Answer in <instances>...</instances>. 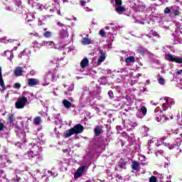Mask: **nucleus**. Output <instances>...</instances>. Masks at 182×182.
Instances as JSON below:
<instances>
[{"label":"nucleus","mask_w":182,"mask_h":182,"mask_svg":"<svg viewBox=\"0 0 182 182\" xmlns=\"http://www.w3.org/2000/svg\"><path fill=\"white\" fill-rule=\"evenodd\" d=\"M83 130H85V127L80 124H77L73 128L66 130L63 136L65 139H68V137H70V136H73V134H80V133H83Z\"/></svg>","instance_id":"f257e3e1"},{"label":"nucleus","mask_w":182,"mask_h":182,"mask_svg":"<svg viewBox=\"0 0 182 182\" xmlns=\"http://www.w3.org/2000/svg\"><path fill=\"white\" fill-rule=\"evenodd\" d=\"M26 103H28V98L26 97L18 98V100L15 103L16 109H23L26 106Z\"/></svg>","instance_id":"f03ea898"},{"label":"nucleus","mask_w":182,"mask_h":182,"mask_svg":"<svg viewBox=\"0 0 182 182\" xmlns=\"http://www.w3.org/2000/svg\"><path fill=\"white\" fill-rule=\"evenodd\" d=\"M165 59L169 62H175V63H181L182 64V58H176V56L171 54H167L165 56Z\"/></svg>","instance_id":"7ed1b4c3"},{"label":"nucleus","mask_w":182,"mask_h":182,"mask_svg":"<svg viewBox=\"0 0 182 182\" xmlns=\"http://www.w3.org/2000/svg\"><path fill=\"white\" fill-rule=\"evenodd\" d=\"M85 168H86V166H82L78 168L74 174V178H80V177H82V174H83V173H85Z\"/></svg>","instance_id":"20e7f679"},{"label":"nucleus","mask_w":182,"mask_h":182,"mask_svg":"<svg viewBox=\"0 0 182 182\" xmlns=\"http://www.w3.org/2000/svg\"><path fill=\"white\" fill-rule=\"evenodd\" d=\"M68 36L69 33L68 32V27L64 26L59 33V37L61 39H65V38H68Z\"/></svg>","instance_id":"39448f33"},{"label":"nucleus","mask_w":182,"mask_h":182,"mask_svg":"<svg viewBox=\"0 0 182 182\" xmlns=\"http://www.w3.org/2000/svg\"><path fill=\"white\" fill-rule=\"evenodd\" d=\"M99 52L101 55L97 60V63L98 65H102V63L105 62V60L106 59V53H105L103 50H100Z\"/></svg>","instance_id":"423d86ee"},{"label":"nucleus","mask_w":182,"mask_h":182,"mask_svg":"<svg viewBox=\"0 0 182 182\" xmlns=\"http://www.w3.org/2000/svg\"><path fill=\"white\" fill-rule=\"evenodd\" d=\"M23 69L22 67H17L15 68L14 75L16 77H18V76H22V73H23Z\"/></svg>","instance_id":"0eeeda50"},{"label":"nucleus","mask_w":182,"mask_h":182,"mask_svg":"<svg viewBox=\"0 0 182 182\" xmlns=\"http://www.w3.org/2000/svg\"><path fill=\"white\" fill-rule=\"evenodd\" d=\"M0 86L2 90H6L5 82H4V77L2 76V67H0Z\"/></svg>","instance_id":"6e6552de"},{"label":"nucleus","mask_w":182,"mask_h":182,"mask_svg":"<svg viewBox=\"0 0 182 182\" xmlns=\"http://www.w3.org/2000/svg\"><path fill=\"white\" fill-rule=\"evenodd\" d=\"M43 31L45 32L43 33V36H44V38H46V39H50V38H52L53 33L48 31V28H43Z\"/></svg>","instance_id":"1a4fd4ad"},{"label":"nucleus","mask_w":182,"mask_h":182,"mask_svg":"<svg viewBox=\"0 0 182 182\" xmlns=\"http://www.w3.org/2000/svg\"><path fill=\"white\" fill-rule=\"evenodd\" d=\"M28 85L31 87L36 86L38 85V80L36 78H29L28 79Z\"/></svg>","instance_id":"9d476101"},{"label":"nucleus","mask_w":182,"mask_h":182,"mask_svg":"<svg viewBox=\"0 0 182 182\" xmlns=\"http://www.w3.org/2000/svg\"><path fill=\"white\" fill-rule=\"evenodd\" d=\"M94 133L95 136H100L102 133H103V129H102V127L97 125L94 129Z\"/></svg>","instance_id":"9b49d317"},{"label":"nucleus","mask_w":182,"mask_h":182,"mask_svg":"<svg viewBox=\"0 0 182 182\" xmlns=\"http://www.w3.org/2000/svg\"><path fill=\"white\" fill-rule=\"evenodd\" d=\"M87 66H89V60L87 58H83L80 62V67L82 69H85Z\"/></svg>","instance_id":"f8f14e48"},{"label":"nucleus","mask_w":182,"mask_h":182,"mask_svg":"<svg viewBox=\"0 0 182 182\" xmlns=\"http://www.w3.org/2000/svg\"><path fill=\"white\" fill-rule=\"evenodd\" d=\"M115 11L117 14H122V12H126V7L123 6H118L115 8Z\"/></svg>","instance_id":"ddd939ff"},{"label":"nucleus","mask_w":182,"mask_h":182,"mask_svg":"<svg viewBox=\"0 0 182 182\" xmlns=\"http://www.w3.org/2000/svg\"><path fill=\"white\" fill-rule=\"evenodd\" d=\"M125 62L127 65H129V63H134V62H136V58H134V56H129L125 59Z\"/></svg>","instance_id":"4468645a"},{"label":"nucleus","mask_w":182,"mask_h":182,"mask_svg":"<svg viewBox=\"0 0 182 182\" xmlns=\"http://www.w3.org/2000/svg\"><path fill=\"white\" fill-rule=\"evenodd\" d=\"M119 166L120 168H126V161L124 159L121 158L119 161Z\"/></svg>","instance_id":"2eb2a0df"},{"label":"nucleus","mask_w":182,"mask_h":182,"mask_svg":"<svg viewBox=\"0 0 182 182\" xmlns=\"http://www.w3.org/2000/svg\"><path fill=\"white\" fill-rule=\"evenodd\" d=\"M63 105L66 109H69V107H72V104L68 100H64L63 101Z\"/></svg>","instance_id":"dca6fc26"},{"label":"nucleus","mask_w":182,"mask_h":182,"mask_svg":"<svg viewBox=\"0 0 182 182\" xmlns=\"http://www.w3.org/2000/svg\"><path fill=\"white\" fill-rule=\"evenodd\" d=\"M139 167H140L139 162L137 161H134L132 165V170H139Z\"/></svg>","instance_id":"f3484780"},{"label":"nucleus","mask_w":182,"mask_h":182,"mask_svg":"<svg viewBox=\"0 0 182 182\" xmlns=\"http://www.w3.org/2000/svg\"><path fill=\"white\" fill-rule=\"evenodd\" d=\"M82 45H90L92 41L89 38H83L82 41Z\"/></svg>","instance_id":"a211bd4d"},{"label":"nucleus","mask_w":182,"mask_h":182,"mask_svg":"<svg viewBox=\"0 0 182 182\" xmlns=\"http://www.w3.org/2000/svg\"><path fill=\"white\" fill-rule=\"evenodd\" d=\"M146 52H147V50H146L143 47H139L138 48V53H139L140 55H141L142 56H144V55H146Z\"/></svg>","instance_id":"6ab92c4d"},{"label":"nucleus","mask_w":182,"mask_h":182,"mask_svg":"<svg viewBox=\"0 0 182 182\" xmlns=\"http://www.w3.org/2000/svg\"><path fill=\"white\" fill-rule=\"evenodd\" d=\"M41 122H42V119L39 116L33 119V123L36 124V126H39V124H41Z\"/></svg>","instance_id":"aec40b11"},{"label":"nucleus","mask_w":182,"mask_h":182,"mask_svg":"<svg viewBox=\"0 0 182 182\" xmlns=\"http://www.w3.org/2000/svg\"><path fill=\"white\" fill-rule=\"evenodd\" d=\"M9 123H14V120H15V116L14 114H9L8 115V119H7Z\"/></svg>","instance_id":"412c9836"},{"label":"nucleus","mask_w":182,"mask_h":182,"mask_svg":"<svg viewBox=\"0 0 182 182\" xmlns=\"http://www.w3.org/2000/svg\"><path fill=\"white\" fill-rule=\"evenodd\" d=\"M141 112L143 116H146V114H147V108L144 106H142L141 107Z\"/></svg>","instance_id":"4be33fe9"},{"label":"nucleus","mask_w":182,"mask_h":182,"mask_svg":"<svg viewBox=\"0 0 182 182\" xmlns=\"http://www.w3.org/2000/svg\"><path fill=\"white\" fill-rule=\"evenodd\" d=\"M123 1L122 0H115V6H122Z\"/></svg>","instance_id":"5701e85b"},{"label":"nucleus","mask_w":182,"mask_h":182,"mask_svg":"<svg viewBox=\"0 0 182 182\" xmlns=\"http://www.w3.org/2000/svg\"><path fill=\"white\" fill-rule=\"evenodd\" d=\"M43 8V5L39 4H36V9L37 11H42Z\"/></svg>","instance_id":"b1692460"},{"label":"nucleus","mask_w":182,"mask_h":182,"mask_svg":"<svg viewBox=\"0 0 182 182\" xmlns=\"http://www.w3.org/2000/svg\"><path fill=\"white\" fill-rule=\"evenodd\" d=\"M159 85H165L166 84V80H164V78H163V77H160L159 79Z\"/></svg>","instance_id":"393cba45"},{"label":"nucleus","mask_w":182,"mask_h":182,"mask_svg":"<svg viewBox=\"0 0 182 182\" xmlns=\"http://www.w3.org/2000/svg\"><path fill=\"white\" fill-rule=\"evenodd\" d=\"M13 87H14V89H18V90L21 89V83H19V82L15 83V84L13 85Z\"/></svg>","instance_id":"a878e982"},{"label":"nucleus","mask_w":182,"mask_h":182,"mask_svg":"<svg viewBox=\"0 0 182 182\" xmlns=\"http://www.w3.org/2000/svg\"><path fill=\"white\" fill-rule=\"evenodd\" d=\"M149 182H157V178H156V176H152L149 178Z\"/></svg>","instance_id":"bb28decb"},{"label":"nucleus","mask_w":182,"mask_h":182,"mask_svg":"<svg viewBox=\"0 0 182 182\" xmlns=\"http://www.w3.org/2000/svg\"><path fill=\"white\" fill-rule=\"evenodd\" d=\"M99 33L100 36L105 37L106 36V32L105 30H100Z\"/></svg>","instance_id":"cd10ccee"},{"label":"nucleus","mask_w":182,"mask_h":182,"mask_svg":"<svg viewBox=\"0 0 182 182\" xmlns=\"http://www.w3.org/2000/svg\"><path fill=\"white\" fill-rule=\"evenodd\" d=\"M121 73H125L124 76H129V72L127 71V68H124L121 71Z\"/></svg>","instance_id":"c85d7f7f"},{"label":"nucleus","mask_w":182,"mask_h":182,"mask_svg":"<svg viewBox=\"0 0 182 182\" xmlns=\"http://www.w3.org/2000/svg\"><path fill=\"white\" fill-rule=\"evenodd\" d=\"M108 95H109L110 99H113V97H114V95L113 94V91H112V90H109L108 92Z\"/></svg>","instance_id":"c756f323"},{"label":"nucleus","mask_w":182,"mask_h":182,"mask_svg":"<svg viewBox=\"0 0 182 182\" xmlns=\"http://www.w3.org/2000/svg\"><path fill=\"white\" fill-rule=\"evenodd\" d=\"M173 15L174 16H178V15H180V11L179 10H173Z\"/></svg>","instance_id":"7c9ffc66"},{"label":"nucleus","mask_w":182,"mask_h":182,"mask_svg":"<svg viewBox=\"0 0 182 182\" xmlns=\"http://www.w3.org/2000/svg\"><path fill=\"white\" fill-rule=\"evenodd\" d=\"M43 25H45V23H43L42 20L39 19L38 21V26H43Z\"/></svg>","instance_id":"2f4dec72"},{"label":"nucleus","mask_w":182,"mask_h":182,"mask_svg":"<svg viewBox=\"0 0 182 182\" xmlns=\"http://www.w3.org/2000/svg\"><path fill=\"white\" fill-rule=\"evenodd\" d=\"M171 11V10L170 9V8L166 7V8L164 9V14H170Z\"/></svg>","instance_id":"473e14b6"},{"label":"nucleus","mask_w":182,"mask_h":182,"mask_svg":"<svg viewBox=\"0 0 182 182\" xmlns=\"http://www.w3.org/2000/svg\"><path fill=\"white\" fill-rule=\"evenodd\" d=\"M57 25H58V26H60V28H62V29H63V28H65V26H66L63 23H62L61 22H58Z\"/></svg>","instance_id":"72a5a7b5"},{"label":"nucleus","mask_w":182,"mask_h":182,"mask_svg":"<svg viewBox=\"0 0 182 182\" xmlns=\"http://www.w3.org/2000/svg\"><path fill=\"white\" fill-rule=\"evenodd\" d=\"M57 11H58V9H56V7H54V8L50 9V12L51 14H54V12H56Z\"/></svg>","instance_id":"f704fd0d"},{"label":"nucleus","mask_w":182,"mask_h":182,"mask_svg":"<svg viewBox=\"0 0 182 182\" xmlns=\"http://www.w3.org/2000/svg\"><path fill=\"white\" fill-rule=\"evenodd\" d=\"M38 4H38V3L33 2V4H31V8H32L33 9H36V5H38Z\"/></svg>","instance_id":"c9c22d12"},{"label":"nucleus","mask_w":182,"mask_h":182,"mask_svg":"<svg viewBox=\"0 0 182 182\" xmlns=\"http://www.w3.org/2000/svg\"><path fill=\"white\" fill-rule=\"evenodd\" d=\"M4 127H5V125H4V123L0 122V132H2Z\"/></svg>","instance_id":"e433bc0d"},{"label":"nucleus","mask_w":182,"mask_h":182,"mask_svg":"<svg viewBox=\"0 0 182 182\" xmlns=\"http://www.w3.org/2000/svg\"><path fill=\"white\" fill-rule=\"evenodd\" d=\"M80 5L81 6H85L86 5V1L85 0H81Z\"/></svg>","instance_id":"4c0bfd02"},{"label":"nucleus","mask_w":182,"mask_h":182,"mask_svg":"<svg viewBox=\"0 0 182 182\" xmlns=\"http://www.w3.org/2000/svg\"><path fill=\"white\" fill-rule=\"evenodd\" d=\"M52 16H53V14L45 15V16H43V18H45V19H46V18H50Z\"/></svg>","instance_id":"58836bf2"},{"label":"nucleus","mask_w":182,"mask_h":182,"mask_svg":"<svg viewBox=\"0 0 182 182\" xmlns=\"http://www.w3.org/2000/svg\"><path fill=\"white\" fill-rule=\"evenodd\" d=\"M151 105H152V106H156V105H159V102H153V101H151Z\"/></svg>","instance_id":"ea45409f"},{"label":"nucleus","mask_w":182,"mask_h":182,"mask_svg":"<svg viewBox=\"0 0 182 182\" xmlns=\"http://www.w3.org/2000/svg\"><path fill=\"white\" fill-rule=\"evenodd\" d=\"M162 107H163L164 110H166V109H167L166 104H163Z\"/></svg>","instance_id":"a19ab883"},{"label":"nucleus","mask_w":182,"mask_h":182,"mask_svg":"<svg viewBox=\"0 0 182 182\" xmlns=\"http://www.w3.org/2000/svg\"><path fill=\"white\" fill-rule=\"evenodd\" d=\"M116 129L117 130H122V126H117Z\"/></svg>","instance_id":"79ce46f5"},{"label":"nucleus","mask_w":182,"mask_h":182,"mask_svg":"<svg viewBox=\"0 0 182 182\" xmlns=\"http://www.w3.org/2000/svg\"><path fill=\"white\" fill-rule=\"evenodd\" d=\"M170 105H171V106H173V105H176V102L171 101V102H170Z\"/></svg>","instance_id":"37998d69"},{"label":"nucleus","mask_w":182,"mask_h":182,"mask_svg":"<svg viewBox=\"0 0 182 182\" xmlns=\"http://www.w3.org/2000/svg\"><path fill=\"white\" fill-rule=\"evenodd\" d=\"M154 36H158L159 38H160V35L157 34V33H154Z\"/></svg>","instance_id":"c03bdc74"},{"label":"nucleus","mask_w":182,"mask_h":182,"mask_svg":"<svg viewBox=\"0 0 182 182\" xmlns=\"http://www.w3.org/2000/svg\"><path fill=\"white\" fill-rule=\"evenodd\" d=\"M46 43H49V45H53V41L46 42Z\"/></svg>","instance_id":"a18cd8bd"},{"label":"nucleus","mask_w":182,"mask_h":182,"mask_svg":"<svg viewBox=\"0 0 182 182\" xmlns=\"http://www.w3.org/2000/svg\"><path fill=\"white\" fill-rule=\"evenodd\" d=\"M31 2H33V0H28V5H31Z\"/></svg>","instance_id":"49530a36"},{"label":"nucleus","mask_w":182,"mask_h":182,"mask_svg":"<svg viewBox=\"0 0 182 182\" xmlns=\"http://www.w3.org/2000/svg\"><path fill=\"white\" fill-rule=\"evenodd\" d=\"M181 73H182V70L178 71V75H181Z\"/></svg>","instance_id":"de8ad7c7"},{"label":"nucleus","mask_w":182,"mask_h":182,"mask_svg":"<svg viewBox=\"0 0 182 182\" xmlns=\"http://www.w3.org/2000/svg\"><path fill=\"white\" fill-rule=\"evenodd\" d=\"M29 22H32V20H30V19L27 20V23H29Z\"/></svg>","instance_id":"09e8293b"},{"label":"nucleus","mask_w":182,"mask_h":182,"mask_svg":"<svg viewBox=\"0 0 182 182\" xmlns=\"http://www.w3.org/2000/svg\"><path fill=\"white\" fill-rule=\"evenodd\" d=\"M165 100H166V103H168V99L165 98Z\"/></svg>","instance_id":"8fccbe9b"},{"label":"nucleus","mask_w":182,"mask_h":182,"mask_svg":"<svg viewBox=\"0 0 182 182\" xmlns=\"http://www.w3.org/2000/svg\"><path fill=\"white\" fill-rule=\"evenodd\" d=\"M156 146H157V147H159V146H161V144H156Z\"/></svg>","instance_id":"3c124183"},{"label":"nucleus","mask_w":182,"mask_h":182,"mask_svg":"<svg viewBox=\"0 0 182 182\" xmlns=\"http://www.w3.org/2000/svg\"><path fill=\"white\" fill-rule=\"evenodd\" d=\"M164 140V139H163V138L160 139L161 141H163Z\"/></svg>","instance_id":"603ef678"},{"label":"nucleus","mask_w":182,"mask_h":182,"mask_svg":"<svg viewBox=\"0 0 182 182\" xmlns=\"http://www.w3.org/2000/svg\"><path fill=\"white\" fill-rule=\"evenodd\" d=\"M180 136L182 137V132L180 133Z\"/></svg>","instance_id":"864d4df0"},{"label":"nucleus","mask_w":182,"mask_h":182,"mask_svg":"<svg viewBox=\"0 0 182 182\" xmlns=\"http://www.w3.org/2000/svg\"><path fill=\"white\" fill-rule=\"evenodd\" d=\"M30 26H32V24H30Z\"/></svg>","instance_id":"5fc2aeb1"},{"label":"nucleus","mask_w":182,"mask_h":182,"mask_svg":"<svg viewBox=\"0 0 182 182\" xmlns=\"http://www.w3.org/2000/svg\"><path fill=\"white\" fill-rule=\"evenodd\" d=\"M0 177H1V174H0Z\"/></svg>","instance_id":"6e6d98bb"}]
</instances>
